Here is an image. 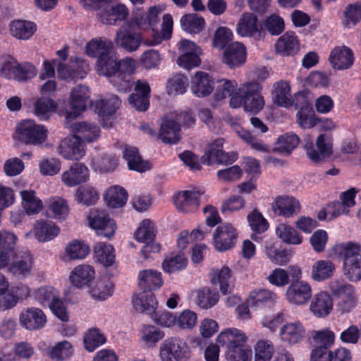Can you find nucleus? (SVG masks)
Listing matches in <instances>:
<instances>
[{"instance_id": "obj_40", "label": "nucleus", "mask_w": 361, "mask_h": 361, "mask_svg": "<svg viewBox=\"0 0 361 361\" xmlns=\"http://www.w3.org/2000/svg\"><path fill=\"white\" fill-rule=\"evenodd\" d=\"M237 33L244 37H251L259 32L257 18L250 13L242 15L236 26Z\"/></svg>"}, {"instance_id": "obj_11", "label": "nucleus", "mask_w": 361, "mask_h": 361, "mask_svg": "<svg viewBox=\"0 0 361 361\" xmlns=\"http://www.w3.org/2000/svg\"><path fill=\"white\" fill-rule=\"evenodd\" d=\"M69 103L73 111L67 113V120L78 117L91 103L89 88L82 85L75 86L71 92Z\"/></svg>"}, {"instance_id": "obj_49", "label": "nucleus", "mask_w": 361, "mask_h": 361, "mask_svg": "<svg viewBox=\"0 0 361 361\" xmlns=\"http://www.w3.org/2000/svg\"><path fill=\"white\" fill-rule=\"evenodd\" d=\"M118 166V158L112 154H103L93 159L91 162L92 169L99 173L113 172Z\"/></svg>"}, {"instance_id": "obj_50", "label": "nucleus", "mask_w": 361, "mask_h": 361, "mask_svg": "<svg viewBox=\"0 0 361 361\" xmlns=\"http://www.w3.org/2000/svg\"><path fill=\"white\" fill-rule=\"evenodd\" d=\"M187 263V259L183 253L172 252L165 258L162 267L164 271L171 274L184 269Z\"/></svg>"}, {"instance_id": "obj_62", "label": "nucleus", "mask_w": 361, "mask_h": 361, "mask_svg": "<svg viewBox=\"0 0 361 361\" xmlns=\"http://www.w3.org/2000/svg\"><path fill=\"white\" fill-rule=\"evenodd\" d=\"M224 356L226 361H251L252 351L250 348L243 344L225 350Z\"/></svg>"}, {"instance_id": "obj_36", "label": "nucleus", "mask_w": 361, "mask_h": 361, "mask_svg": "<svg viewBox=\"0 0 361 361\" xmlns=\"http://www.w3.org/2000/svg\"><path fill=\"white\" fill-rule=\"evenodd\" d=\"M180 123L174 119H163L159 130V138L165 143L175 144L180 140Z\"/></svg>"}, {"instance_id": "obj_32", "label": "nucleus", "mask_w": 361, "mask_h": 361, "mask_svg": "<svg viewBox=\"0 0 361 361\" xmlns=\"http://www.w3.org/2000/svg\"><path fill=\"white\" fill-rule=\"evenodd\" d=\"M71 128L74 135L81 142H92L99 137L100 128L94 123L78 122L72 125Z\"/></svg>"}, {"instance_id": "obj_53", "label": "nucleus", "mask_w": 361, "mask_h": 361, "mask_svg": "<svg viewBox=\"0 0 361 361\" xmlns=\"http://www.w3.org/2000/svg\"><path fill=\"white\" fill-rule=\"evenodd\" d=\"M335 270L334 263L330 260L317 261L312 268V278L317 281H321L331 277Z\"/></svg>"}, {"instance_id": "obj_24", "label": "nucleus", "mask_w": 361, "mask_h": 361, "mask_svg": "<svg viewBox=\"0 0 361 361\" xmlns=\"http://www.w3.org/2000/svg\"><path fill=\"white\" fill-rule=\"evenodd\" d=\"M47 317L43 311L37 307L23 310L20 314V323L28 330H37L44 326Z\"/></svg>"}, {"instance_id": "obj_6", "label": "nucleus", "mask_w": 361, "mask_h": 361, "mask_svg": "<svg viewBox=\"0 0 361 361\" xmlns=\"http://www.w3.org/2000/svg\"><path fill=\"white\" fill-rule=\"evenodd\" d=\"M142 41L140 34L135 30V27L128 21L119 27L114 38V42L117 47L129 52L136 51Z\"/></svg>"}, {"instance_id": "obj_45", "label": "nucleus", "mask_w": 361, "mask_h": 361, "mask_svg": "<svg viewBox=\"0 0 361 361\" xmlns=\"http://www.w3.org/2000/svg\"><path fill=\"white\" fill-rule=\"evenodd\" d=\"M33 257L29 253L17 258L8 267V271L16 276L27 277L32 273Z\"/></svg>"}, {"instance_id": "obj_19", "label": "nucleus", "mask_w": 361, "mask_h": 361, "mask_svg": "<svg viewBox=\"0 0 361 361\" xmlns=\"http://www.w3.org/2000/svg\"><path fill=\"white\" fill-rule=\"evenodd\" d=\"M333 294L340 298V307L343 312H350L357 304L354 287L348 283H337L331 286Z\"/></svg>"}, {"instance_id": "obj_63", "label": "nucleus", "mask_w": 361, "mask_h": 361, "mask_svg": "<svg viewBox=\"0 0 361 361\" xmlns=\"http://www.w3.org/2000/svg\"><path fill=\"white\" fill-rule=\"evenodd\" d=\"M73 354L72 344L68 341H62L56 343L51 349L49 355L56 361H63L70 358Z\"/></svg>"}, {"instance_id": "obj_4", "label": "nucleus", "mask_w": 361, "mask_h": 361, "mask_svg": "<svg viewBox=\"0 0 361 361\" xmlns=\"http://www.w3.org/2000/svg\"><path fill=\"white\" fill-rule=\"evenodd\" d=\"M223 138H216L212 142L201 158L203 164L210 165L214 163L220 164H231L237 159V154L235 152L226 153L223 151Z\"/></svg>"}, {"instance_id": "obj_2", "label": "nucleus", "mask_w": 361, "mask_h": 361, "mask_svg": "<svg viewBox=\"0 0 361 361\" xmlns=\"http://www.w3.org/2000/svg\"><path fill=\"white\" fill-rule=\"evenodd\" d=\"M159 355L162 361H186L190 357V350L183 339L171 337L162 342Z\"/></svg>"}, {"instance_id": "obj_60", "label": "nucleus", "mask_w": 361, "mask_h": 361, "mask_svg": "<svg viewBox=\"0 0 361 361\" xmlns=\"http://www.w3.org/2000/svg\"><path fill=\"white\" fill-rule=\"evenodd\" d=\"M197 302L200 307L209 309L215 305L219 299V292L211 288H204L197 291Z\"/></svg>"}, {"instance_id": "obj_22", "label": "nucleus", "mask_w": 361, "mask_h": 361, "mask_svg": "<svg viewBox=\"0 0 361 361\" xmlns=\"http://www.w3.org/2000/svg\"><path fill=\"white\" fill-rule=\"evenodd\" d=\"M305 329L299 321L285 324L281 326L279 332L281 340L291 345L301 342L305 338Z\"/></svg>"}, {"instance_id": "obj_44", "label": "nucleus", "mask_w": 361, "mask_h": 361, "mask_svg": "<svg viewBox=\"0 0 361 361\" xmlns=\"http://www.w3.org/2000/svg\"><path fill=\"white\" fill-rule=\"evenodd\" d=\"M138 280L140 287L148 292L159 288L163 283L161 272L152 269L141 271Z\"/></svg>"}, {"instance_id": "obj_34", "label": "nucleus", "mask_w": 361, "mask_h": 361, "mask_svg": "<svg viewBox=\"0 0 361 361\" xmlns=\"http://www.w3.org/2000/svg\"><path fill=\"white\" fill-rule=\"evenodd\" d=\"M274 213L286 217H290L300 211V205L298 200L293 197H279L273 204Z\"/></svg>"}, {"instance_id": "obj_9", "label": "nucleus", "mask_w": 361, "mask_h": 361, "mask_svg": "<svg viewBox=\"0 0 361 361\" xmlns=\"http://www.w3.org/2000/svg\"><path fill=\"white\" fill-rule=\"evenodd\" d=\"M135 239L145 243L142 249V253L147 257L150 252H158L160 246L153 242L155 237V229L153 222L149 219L143 220L135 233Z\"/></svg>"}, {"instance_id": "obj_14", "label": "nucleus", "mask_w": 361, "mask_h": 361, "mask_svg": "<svg viewBox=\"0 0 361 361\" xmlns=\"http://www.w3.org/2000/svg\"><path fill=\"white\" fill-rule=\"evenodd\" d=\"M312 295L310 285L304 281L297 280L287 288L286 298L292 305H302L310 300Z\"/></svg>"}, {"instance_id": "obj_27", "label": "nucleus", "mask_w": 361, "mask_h": 361, "mask_svg": "<svg viewBox=\"0 0 361 361\" xmlns=\"http://www.w3.org/2000/svg\"><path fill=\"white\" fill-rule=\"evenodd\" d=\"M246 60V48L243 44L235 42L228 44L224 51V62L230 68L243 65Z\"/></svg>"}, {"instance_id": "obj_12", "label": "nucleus", "mask_w": 361, "mask_h": 361, "mask_svg": "<svg viewBox=\"0 0 361 361\" xmlns=\"http://www.w3.org/2000/svg\"><path fill=\"white\" fill-rule=\"evenodd\" d=\"M238 238L236 229L231 224L218 226L214 233V245L216 250L224 252L233 247Z\"/></svg>"}, {"instance_id": "obj_10", "label": "nucleus", "mask_w": 361, "mask_h": 361, "mask_svg": "<svg viewBox=\"0 0 361 361\" xmlns=\"http://www.w3.org/2000/svg\"><path fill=\"white\" fill-rule=\"evenodd\" d=\"M261 86L257 82H250L243 85L241 92L244 95V109L251 114H257L264 106V100L259 94Z\"/></svg>"}, {"instance_id": "obj_56", "label": "nucleus", "mask_w": 361, "mask_h": 361, "mask_svg": "<svg viewBox=\"0 0 361 361\" xmlns=\"http://www.w3.org/2000/svg\"><path fill=\"white\" fill-rule=\"evenodd\" d=\"M297 135L290 133L280 136L275 144L274 150L279 154H288L299 143Z\"/></svg>"}, {"instance_id": "obj_38", "label": "nucleus", "mask_w": 361, "mask_h": 361, "mask_svg": "<svg viewBox=\"0 0 361 361\" xmlns=\"http://www.w3.org/2000/svg\"><path fill=\"white\" fill-rule=\"evenodd\" d=\"M123 159L127 161L130 170L144 172L150 169L148 162L144 161L135 147L126 145L123 151Z\"/></svg>"}, {"instance_id": "obj_16", "label": "nucleus", "mask_w": 361, "mask_h": 361, "mask_svg": "<svg viewBox=\"0 0 361 361\" xmlns=\"http://www.w3.org/2000/svg\"><path fill=\"white\" fill-rule=\"evenodd\" d=\"M58 153L66 159L78 161L85 156V150L82 143L73 135L60 142Z\"/></svg>"}, {"instance_id": "obj_55", "label": "nucleus", "mask_w": 361, "mask_h": 361, "mask_svg": "<svg viewBox=\"0 0 361 361\" xmlns=\"http://www.w3.org/2000/svg\"><path fill=\"white\" fill-rule=\"evenodd\" d=\"M277 236L288 244L299 245L302 242V237L292 226L286 224H279L276 228Z\"/></svg>"}, {"instance_id": "obj_21", "label": "nucleus", "mask_w": 361, "mask_h": 361, "mask_svg": "<svg viewBox=\"0 0 361 361\" xmlns=\"http://www.w3.org/2000/svg\"><path fill=\"white\" fill-rule=\"evenodd\" d=\"M204 194L200 190H184L179 192L174 197L176 208L183 212L195 211L200 205V199Z\"/></svg>"}, {"instance_id": "obj_58", "label": "nucleus", "mask_w": 361, "mask_h": 361, "mask_svg": "<svg viewBox=\"0 0 361 361\" xmlns=\"http://www.w3.org/2000/svg\"><path fill=\"white\" fill-rule=\"evenodd\" d=\"M20 196L23 200V207L27 214H37L42 210L43 207L42 202L36 196L35 191L23 190L20 192Z\"/></svg>"}, {"instance_id": "obj_47", "label": "nucleus", "mask_w": 361, "mask_h": 361, "mask_svg": "<svg viewBox=\"0 0 361 361\" xmlns=\"http://www.w3.org/2000/svg\"><path fill=\"white\" fill-rule=\"evenodd\" d=\"M173 30V19L171 15L166 14L163 16L161 24V33L152 28V39H146L145 43L149 46H155L160 44L163 39L171 37Z\"/></svg>"}, {"instance_id": "obj_64", "label": "nucleus", "mask_w": 361, "mask_h": 361, "mask_svg": "<svg viewBox=\"0 0 361 361\" xmlns=\"http://www.w3.org/2000/svg\"><path fill=\"white\" fill-rule=\"evenodd\" d=\"M67 255L72 259H82L90 252V247L82 240H74L66 247Z\"/></svg>"}, {"instance_id": "obj_39", "label": "nucleus", "mask_w": 361, "mask_h": 361, "mask_svg": "<svg viewBox=\"0 0 361 361\" xmlns=\"http://www.w3.org/2000/svg\"><path fill=\"white\" fill-rule=\"evenodd\" d=\"M129 15L128 8L123 4H117L106 12L99 14V20L106 25H114L125 20Z\"/></svg>"}, {"instance_id": "obj_52", "label": "nucleus", "mask_w": 361, "mask_h": 361, "mask_svg": "<svg viewBox=\"0 0 361 361\" xmlns=\"http://www.w3.org/2000/svg\"><path fill=\"white\" fill-rule=\"evenodd\" d=\"M164 337V333L152 325H144L141 331L140 340L145 348H153Z\"/></svg>"}, {"instance_id": "obj_61", "label": "nucleus", "mask_w": 361, "mask_h": 361, "mask_svg": "<svg viewBox=\"0 0 361 361\" xmlns=\"http://www.w3.org/2000/svg\"><path fill=\"white\" fill-rule=\"evenodd\" d=\"M204 24V20L197 14L192 13L183 16L180 25L183 30L188 33L200 32Z\"/></svg>"}, {"instance_id": "obj_41", "label": "nucleus", "mask_w": 361, "mask_h": 361, "mask_svg": "<svg viewBox=\"0 0 361 361\" xmlns=\"http://www.w3.org/2000/svg\"><path fill=\"white\" fill-rule=\"evenodd\" d=\"M95 272L92 267L82 264L76 267L70 275V281L73 286L82 288L89 284L94 278Z\"/></svg>"}, {"instance_id": "obj_5", "label": "nucleus", "mask_w": 361, "mask_h": 361, "mask_svg": "<svg viewBox=\"0 0 361 361\" xmlns=\"http://www.w3.org/2000/svg\"><path fill=\"white\" fill-rule=\"evenodd\" d=\"M135 67V61L131 58L127 57L118 61L116 78L111 79V84L118 91L126 92L131 90L133 85L131 75Z\"/></svg>"}, {"instance_id": "obj_42", "label": "nucleus", "mask_w": 361, "mask_h": 361, "mask_svg": "<svg viewBox=\"0 0 361 361\" xmlns=\"http://www.w3.org/2000/svg\"><path fill=\"white\" fill-rule=\"evenodd\" d=\"M134 308L140 312L154 314L158 303L154 295L151 292L144 291L133 299Z\"/></svg>"}, {"instance_id": "obj_20", "label": "nucleus", "mask_w": 361, "mask_h": 361, "mask_svg": "<svg viewBox=\"0 0 361 361\" xmlns=\"http://www.w3.org/2000/svg\"><path fill=\"white\" fill-rule=\"evenodd\" d=\"M247 341V337L246 334L240 329L236 328L224 329L216 338L217 344L225 349V350L246 344Z\"/></svg>"}, {"instance_id": "obj_17", "label": "nucleus", "mask_w": 361, "mask_h": 361, "mask_svg": "<svg viewBox=\"0 0 361 361\" xmlns=\"http://www.w3.org/2000/svg\"><path fill=\"white\" fill-rule=\"evenodd\" d=\"M161 11L159 6H152L149 8L147 13L137 11L128 22L135 28L137 27L140 30H149L152 36V28H154L158 23L159 15Z\"/></svg>"}, {"instance_id": "obj_43", "label": "nucleus", "mask_w": 361, "mask_h": 361, "mask_svg": "<svg viewBox=\"0 0 361 361\" xmlns=\"http://www.w3.org/2000/svg\"><path fill=\"white\" fill-rule=\"evenodd\" d=\"M128 197V192L123 188L120 185H112L106 190L104 200L108 207L120 208L126 204Z\"/></svg>"}, {"instance_id": "obj_28", "label": "nucleus", "mask_w": 361, "mask_h": 361, "mask_svg": "<svg viewBox=\"0 0 361 361\" xmlns=\"http://www.w3.org/2000/svg\"><path fill=\"white\" fill-rule=\"evenodd\" d=\"M329 61L334 69H348L354 62L353 53L345 46L336 47L331 52Z\"/></svg>"}, {"instance_id": "obj_7", "label": "nucleus", "mask_w": 361, "mask_h": 361, "mask_svg": "<svg viewBox=\"0 0 361 361\" xmlns=\"http://www.w3.org/2000/svg\"><path fill=\"white\" fill-rule=\"evenodd\" d=\"M57 63V73L59 78L64 80L82 79L88 70L86 62L80 57H71L68 64L54 59Z\"/></svg>"}, {"instance_id": "obj_23", "label": "nucleus", "mask_w": 361, "mask_h": 361, "mask_svg": "<svg viewBox=\"0 0 361 361\" xmlns=\"http://www.w3.org/2000/svg\"><path fill=\"white\" fill-rule=\"evenodd\" d=\"M90 171L88 168L82 163H75L69 169L61 175L63 183L68 186L73 187L89 180Z\"/></svg>"}, {"instance_id": "obj_48", "label": "nucleus", "mask_w": 361, "mask_h": 361, "mask_svg": "<svg viewBox=\"0 0 361 361\" xmlns=\"http://www.w3.org/2000/svg\"><path fill=\"white\" fill-rule=\"evenodd\" d=\"M273 99L275 103L281 106L288 107L292 105L290 86L287 81H279L274 84Z\"/></svg>"}, {"instance_id": "obj_30", "label": "nucleus", "mask_w": 361, "mask_h": 361, "mask_svg": "<svg viewBox=\"0 0 361 361\" xmlns=\"http://www.w3.org/2000/svg\"><path fill=\"white\" fill-rule=\"evenodd\" d=\"M60 233L59 227L52 221L40 219L34 225L33 234L39 242H48L54 239Z\"/></svg>"}, {"instance_id": "obj_35", "label": "nucleus", "mask_w": 361, "mask_h": 361, "mask_svg": "<svg viewBox=\"0 0 361 361\" xmlns=\"http://www.w3.org/2000/svg\"><path fill=\"white\" fill-rule=\"evenodd\" d=\"M96 69L99 75L108 78L111 83V79L113 78H116L118 69V60L114 51L100 57V59H97Z\"/></svg>"}, {"instance_id": "obj_31", "label": "nucleus", "mask_w": 361, "mask_h": 361, "mask_svg": "<svg viewBox=\"0 0 361 361\" xmlns=\"http://www.w3.org/2000/svg\"><path fill=\"white\" fill-rule=\"evenodd\" d=\"M135 92L129 97V103L138 111L147 110L149 104L150 87L149 84L145 81L137 80Z\"/></svg>"}, {"instance_id": "obj_13", "label": "nucleus", "mask_w": 361, "mask_h": 361, "mask_svg": "<svg viewBox=\"0 0 361 361\" xmlns=\"http://www.w3.org/2000/svg\"><path fill=\"white\" fill-rule=\"evenodd\" d=\"M88 219L90 226L96 231L98 235L109 238L114 234L116 223L104 211L92 212Z\"/></svg>"}, {"instance_id": "obj_1", "label": "nucleus", "mask_w": 361, "mask_h": 361, "mask_svg": "<svg viewBox=\"0 0 361 361\" xmlns=\"http://www.w3.org/2000/svg\"><path fill=\"white\" fill-rule=\"evenodd\" d=\"M336 251L343 260V274L350 281L361 280V246L353 242L338 245Z\"/></svg>"}, {"instance_id": "obj_3", "label": "nucleus", "mask_w": 361, "mask_h": 361, "mask_svg": "<svg viewBox=\"0 0 361 361\" xmlns=\"http://www.w3.org/2000/svg\"><path fill=\"white\" fill-rule=\"evenodd\" d=\"M18 137L26 144L41 145L47 137V130L44 126L37 124L33 120H25L17 128Z\"/></svg>"}, {"instance_id": "obj_18", "label": "nucleus", "mask_w": 361, "mask_h": 361, "mask_svg": "<svg viewBox=\"0 0 361 361\" xmlns=\"http://www.w3.org/2000/svg\"><path fill=\"white\" fill-rule=\"evenodd\" d=\"M121 100L115 95H110L97 101L95 106L99 115L102 116V123L104 127L110 128L112 126V115L119 108Z\"/></svg>"}, {"instance_id": "obj_57", "label": "nucleus", "mask_w": 361, "mask_h": 361, "mask_svg": "<svg viewBox=\"0 0 361 361\" xmlns=\"http://www.w3.org/2000/svg\"><path fill=\"white\" fill-rule=\"evenodd\" d=\"M56 104L51 98L42 97L35 104V114L41 121L49 118L51 114L56 110Z\"/></svg>"}, {"instance_id": "obj_51", "label": "nucleus", "mask_w": 361, "mask_h": 361, "mask_svg": "<svg viewBox=\"0 0 361 361\" xmlns=\"http://www.w3.org/2000/svg\"><path fill=\"white\" fill-rule=\"evenodd\" d=\"M10 30L15 37L20 39H27L35 32L36 26L32 22L18 20L11 23Z\"/></svg>"}, {"instance_id": "obj_25", "label": "nucleus", "mask_w": 361, "mask_h": 361, "mask_svg": "<svg viewBox=\"0 0 361 361\" xmlns=\"http://www.w3.org/2000/svg\"><path fill=\"white\" fill-rule=\"evenodd\" d=\"M18 238L12 232L0 231V269L6 267L13 255Z\"/></svg>"}, {"instance_id": "obj_54", "label": "nucleus", "mask_w": 361, "mask_h": 361, "mask_svg": "<svg viewBox=\"0 0 361 361\" xmlns=\"http://www.w3.org/2000/svg\"><path fill=\"white\" fill-rule=\"evenodd\" d=\"M90 293L94 299L100 300H106L112 295L113 284L107 278L97 280L90 286Z\"/></svg>"}, {"instance_id": "obj_33", "label": "nucleus", "mask_w": 361, "mask_h": 361, "mask_svg": "<svg viewBox=\"0 0 361 361\" xmlns=\"http://www.w3.org/2000/svg\"><path fill=\"white\" fill-rule=\"evenodd\" d=\"M210 281L213 286H219L222 294L226 295L231 291L233 279L231 271L228 267L212 269Z\"/></svg>"}, {"instance_id": "obj_26", "label": "nucleus", "mask_w": 361, "mask_h": 361, "mask_svg": "<svg viewBox=\"0 0 361 361\" xmlns=\"http://www.w3.org/2000/svg\"><path fill=\"white\" fill-rule=\"evenodd\" d=\"M333 305V299L329 293L321 291L313 296L310 310L316 317L324 318L331 313Z\"/></svg>"}, {"instance_id": "obj_46", "label": "nucleus", "mask_w": 361, "mask_h": 361, "mask_svg": "<svg viewBox=\"0 0 361 361\" xmlns=\"http://www.w3.org/2000/svg\"><path fill=\"white\" fill-rule=\"evenodd\" d=\"M94 257L104 267H110L115 262L116 255L114 247L106 243H97L94 247Z\"/></svg>"}, {"instance_id": "obj_15", "label": "nucleus", "mask_w": 361, "mask_h": 361, "mask_svg": "<svg viewBox=\"0 0 361 361\" xmlns=\"http://www.w3.org/2000/svg\"><path fill=\"white\" fill-rule=\"evenodd\" d=\"M190 90L197 97H205L214 91V80L208 73L197 71L191 79Z\"/></svg>"}, {"instance_id": "obj_37", "label": "nucleus", "mask_w": 361, "mask_h": 361, "mask_svg": "<svg viewBox=\"0 0 361 361\" xmlns=\"http://www.w3.org/2000/svg\"><path fill=\"white\" fill-rule=\"evenodd\" d=\"M112 51H114L113 42L104 37L92 39L85 46L86 54L89 56L97 59H100Z\"/></svg>"}, {"instance_id": "obj_8", "label": "nucleus", "mask_w": 361, "mask_h": 361, "mask_svg": "<svg viewBox=\"0 0 361 361\" xmlns=\"http://www.w3.org/2000/svg\"><path fill=\"white\" fill-rule=\"evenodd\" d=\"M305 149L308 157L312 161L319 162L331 154V139L326 135L322 134L317 137L314 146L313 144V138L307 135L305 138Z\"/></svg>"}, {"instance_id": "obj_59", "label": "nucleus", "mask_w": 361, "mask_h": 361, "mask_svg": "<svg viewBox=\"0 0 361 361\" xmlns=\"http://www.w3.org/2000/svg\"><path fill=\"white\" fill-rule=\"evenodd\" d=\"M276 298V295L271 291L260 289L250 293L247 298V304L251 307H259L265 303L274 302Z\"/></svg>"}, {"instance_id": "obj_29", "label": "nucleus", "mask_w": 361, "mask_h": 361, "mask_svg": "<svg viewBox=\"0 0 361 361\" xmlns=\"http://www.w3.org/2000/svg\"><path fill=\"white\" fill-rule=\"evenodd\" d=\"M300 42L296 34L293 32H286L282 35L275 44L278 54L282 56H293L300 50Z\"/></svg>"}]
</instances>
